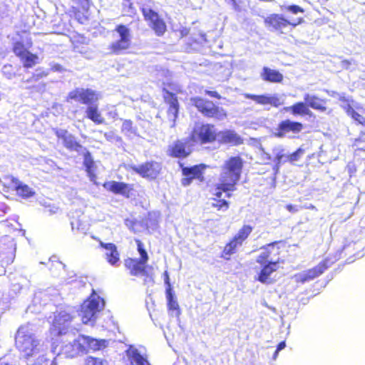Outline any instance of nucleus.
Here are the masks:
<instances>
[{"label": "nucleus", "instance_id": "1", "mask_svg": "<svg viewBox=\"0 0 365 365\" xmlns=\"http://www.w3.org/2000/svg\"><path fill=\"white\" fill-rule=\"evenodd\" d=\"M16 346L29 365H43L48 361V346L33 332L30 325L21 326L15 337Z\"/></svg>", "mask_w": 365, "mask_h": 365}, {"label": "nucleus", "instance_id": "2", "mask_svg": "<svg viewBox=\"0 0 365 365\" xmlns=\"http://www.w3.org/2000/svg\"><path fill=\"white\" fill-rule=\"evenodd\" d=\"M242 165V160L240 157H231L225 160L221 167L217 189L233 190L240 178Z\"/></svg>", "mask_w": 365, "mask_h": 365}, {"label": "nucleus", "instance_id": "3", "mask_svg": "<svg viewBox=\"0 0 365 365\" xmlns=\"http://www.w3.org/2000/svg\"><path fill=\"white\" fill-rule=\"evenodd\" d=\"M105 306V302L98 295L93 293L81 305L79 315L83 324H93L101 310Z\"/></svg>", "mask_w": 365, "mask_h": 365}, {"label": "nucleus", "instance_id": "4", "mask_svg": "<svg viewBox=\"0 0 365 365\" xmlns=\"http://www.w3.org/2000/svg\"><path fill=\"white\" fill-rule=\"evenodd\" d=\"M73 315L66 310L57 312L54 315L51 331L56 335L74 336L78 329L72 325Z\"/></svg>", "mask_w": 365, "mask_h": 365}, {"label": "nucleus", "instance_id": "5", "mask_svg": "<svg viewBox=\"0 0 365 365\" xmlns=\"http://www.w3.org/2000/svg\"><path fill=\"white\" fill-rule=\"evenodd\" d=\"M191 101L197 110L206 117L213 118L217 120H223L227 117L226 111L222 108L215 106L210 101L193 98Z\"/></svg>", "mask_w": 365, "mask_h": 365}, {"label": "nucleus", "instance_id": "6", "mask_svg": "<svg viewBox=\"0 0 365 365\" xmlns=\"http://www.w3.org/2000/svg\"><path fill=\"white\" fill-rule=\"evenodd\" d=\"M113 36L118 39L110 46V49L113 53L119 54L130 47L131 41L130 32L125 26L120 25L117 26L113 32Z\"/></svg>", "mask_w": 365, "mask_h": 365}, {"label": "nucleus", "instance_id": "7", "mask_svg": "<svg viewBox=\"0 0 365 365\" xmlns=\"http://www.w3.org/2000/svg\"><path fill=\"white\" fill-rule=\"evenodd\" d=\"M67 98L68 101L71 99L91 106L101 99V95L90 88H77L68 93Z\"/></svg>", "mask_w": 365, "mask_h": 365}, {"label": "nucleus", "instance_id": "8", "mask_svg": "<svg viewBox=\"0 0 365 365\" xmlns=\"http://www.w3.org/2000/svg\"><path fill=\"white\" fill-rule=\"evenodd\" d=\"M190 138L195 143H210L217 138L216 129L214 125L210 124L196 125Z\"/></svg>", "mask_w": 365, "mask_h": 365}, {"label": "nucleus", "instance_id": "9", "mask_svg": "<svg viewBox=\"0 0 365 365\" xmlns=\"http://www.w3.org/2000/svg\"><path fill=\"white\" fill-rule=\"evenodd\" d=\"M4 186L9 189L15 190L17 194L23 197H30L34 195V192L28 185L22 184L18 179L12 176L4 178L2 181Z\"/></svg>", "mask_w": 365, "mask_h": 365}, {"label": "nucleus", "instance_id": "10", "mask_svg": "<svg viewBox=\"0 0 365 365\" xmlns=\"http://www.w3.org/2000/svg\"><path fill=\"white\" fill-rule=\"evenodd\" d=\"M142 11L145 20L150 21V26L155 34L158 36L163 35L166 30V26L164 21L159 18L158 14L148 8H143Z\"/></svg>", "mask_w": 365, "mask_h": 365}, {"label": "nucleus", "instance_id": "11", "mask_svg": "<svg viewBox=\"0 0 365 365\" xmlns=\"http://www.w3.org/2000/svg\"><path fill=\"white\" fill-rule=\"evenodd\" d=\"M328 267V261L324 260L316 267L295 275L296 282L304 283L310 281L322 274Z\"/></svg>", "mask_w": 365, "mask_h": 365}, {"label": "nucleus", "instance_id": "12", "mask_svg": "<svg viewBox=\"0 0 365 365\" xmlns=\"http://www.w3.org/2000/svg\"><path fill=\"white\" fill-rule=\"evenodd\" d=\"M264 23L270 31H282L289 24L293 26L297 24L289 22L278 14H272L267 16L264 20Z\"/></svg>", "mask_w": 365, "mask_h": 365}, {"label": "nucleus", "instance_id": "13", "mask_svg": "<svg viewBox=\"0 0 365 365\" xmlns=\"http://www.w3.org/2000/svg\"><path fill=\"white\" fill-rule=\"evenodd\" d=\"M133 169L143 178H155L159 173L160 167L158 163L152 162L134 166Z\"/></svg>", "mask_w": 365, "mask_h": 365}, {"label": "nucleus", "instance_id": "14", "mask_svg": "<svg viewBox=\"0 0 365 365\" xmlns=\"http://www.w3.org/2000/svg\"><path fill=\"white\" fill-rule=\"evenodd\" d=\"M80 354H84L83 350V345H81L79 336L61 347V352L58 354H63L66 357L73 358Z\"/></svg>", "mask_w": 365, "mask_h": 365}, {"label": "nucleus", "instance_id": "15", "mask_svg": "<svg viewBox=\"0 0 365 365\" xmlns=\"http://www.w3.org/2000/svg\"><path fill=\"white\" fill-rule=\"evenodd\" d=\"M303 128L302 123L294 122L290 120H285L282 121L278 126V132L274 133V135L278 138H283L286 133L292 132L294 133H299Z\"/></svg>", "mask_w": 365, "mask_h": 365}, {"label": "nucleus", "instance_id": "16", "mask_svg": "<svg viewBox=\"0 0 365 365\" xmlns=\"http://www.w3.org/2000/svg\"><path fill=\"white\" fill-rule=\"evenodd\" d=\"M101 247L105 249V258L107 262L112 266H118L120 264V255L117 250V247L113 243L100 242Z\"/></svg>", "mask_w": 365, "mask_h": 365}, {"label": "nucleus", "instance_id": "17", "mask_svg": "<svg viewBox=\"0 0 365 365\" xmlns=\"http://www.w3.org/2000/svg\"><path fill=\"white\" fill-rule=\"evenodd\" d=\"M81 345H83V353L88 350L97 351L107 346V341L104 339L98 340L96 339L86 336L84 335H79Z\"/></svg>", "mask_w": 365, "mask_h": 365}, {"label": "nucleus", "instance_id": "18", "mask_svg": "<svg viewBox=\"0 0 365 365\" xmlns=\"http://www.w3.org/2000/svg\"><path fill=\"white\" fill-rule=\"evenodd\" d=\"M56 135L59 139H62L65 147L71 150L78 151L81 145L76 140L73 135L70 134L66 130L56 129Z\"/></svg>", "mask_w": 365, "mask_h": 365}, {"label": "nucleus", "instance_id": "19", "mask_svg": "<svg viewBox=\"0 0 365 365\" xmlns=\"http://www.w3.org/2000/svg\"><path fill=\"white\" fill-rule=\"evenodd\" d=\"M244 96L246 98L252 99L257 103L260 105H272L274 107L280 106L282 103L281 99L276 95L267 96V95H253L250 93H245Z\"/></svg>", "mask_w": 365, "mask_h": 365}, {"label": "nucleus", "instance_id": "20", "mask_svg": "<svg viewBox=\"0 0 365 365\" xmlns=\"http://www.w3.org/2000/svg\"><path fill=\"white\" fill-rule=\"evenodd\" d=\"M165 100L169 103V108L168 109V118L170 121V127L175 126V122L178 116V102L176 97L171 93L167 92L165 96Z\"/></svg>", "mask_w": 365, "mask_h": 365}, {"label": "nucleus", "instance_id": "21", "mask_svg": "<svg viewBox=\"0 0 365 365\" xmlns=\"http://www.w3.org/2000/svg\"><path fill=\"white\" fill-rule=\"evenodd\" d=\"M216 139L220 143H231L235 145L243 143L241 137L234 130H230L217 133Z\"/></svg>", "mask_w": 365, "mask_h": 365}, {"label": "nucleus", "instance_id": "22", "mask_svg": "<svg viewBox=\"0 0 365 365\" xmlns=\"http://www.w3.org/2000/svg\"><path fill=\"white\" fill-rule=\"evenodd\" d=\"M125 267L129 269L130 274L138 276L145 272V262L140 259L128 258L125 260Z\"/></svg>", "mask_w": 365, "mask_h": 365}, {"label": "nucleus", "instance_id": "23", "mask_svg": "<svg viewBox=\"0 0 365 365\" xmlns=\"http://www.w3.org/2000/svg\"><path fill=\"white\" fill-rule=\"evenodd\" d=\"M277 269V262H272V260L262 268L259 276L258 280L263 284H271L273 279L271 274Z\"/></svg>", "mask_w": 365, "mask_h": 365}, {"label": "nucleus", "instance_id": "24", "mask_svg": "<svg viewBox=\"0 0 365 365\" xmlns=\"http://www.w3.org/2000/svg\"><path fill=\"white\" fill-rule=\"evenodd\" d=\"M126 355L131 365H150L140 351L133 346H130L126 351Z\"/></svg>", "mask_w": 365, "mask_h": 365}, {"label": "nucleus", "instance_id": "25", "mask_svg": "<svg viewBox=\"0 0 365 365\" xmlns=\"http://www.w3.org/2000/svg\"><path fill=\"white\" fill-rule=\"evenodd\" d=\"M104 186L107 190L115 194H120L126 197H129V192L131 190L130 185L115 181L107 182Z\"/></svg>", "mask_w": 365, "mask_h": 365}, {"label": "nucleus", "instance_id": "26", "mask_svg": "<svg viewBox=\"0 0 365 365\" xmlns=\"http://www.w3.org/2000/svg\"><path fill=\"white\" fill-rule=\"evenodd\" d=\"M304 100L306 102L307 107L309 106L313 109L322 112L325 111L327 109L325 106L326 101L314 95L306 93L304 96Z\"/></svg>", "mask_w": 365, "mask_h": 365}, {"label": "nucleus", "instance_id": "27", "mask_svg": "<svg viewBox=\"0 0 365 365\" xmlns=\"http://www.w3.org/2000/svg\"><path fill=\"white\" fill-rule=\"evenodd\" d=\"M272 153L274 155V165L273 166L272 170L275 173H277L279 170L282 163L287 161V155H285L284 149L282 145L275 146L272 149Z\"/></svg>", "mask_w": 365, "mask_h": 365}, {"label": "nucleus", "instance_id": "28", "mask_svg": "<svg viewBox=\"0 0 365 365\" xmlns=\"http://www.w3.org/2000/svg\"><path fill=\"white\" fill-rule=\"evenodd\" d=\"M191 152L190 146L187 143L177 141L171 147V155L176 158H185Z\"/></svg>", "mask_w": 365, "mask_h": 365}, {"label": "nucleus", "instance_id": "29", "mask_svg": "<svg viewBox=\"0 0 365 365\" xmlns=\"http://www.w3.org/2000/svg\"><path fill=\"white\" fill-rule=\"evenodd\" d=\"M260 76L264 81L272 83H279L283 79L282 73L276 70L271 69L267 67L263 68Z\"/></svg>", "mask_w": 365, "mask_h": 365}, {"label": "nucleus", "instance_id": "30", "mask_svg": "<svg viewBox=\"0 0 365 365\" xmlns=\"http://www.w3.org/2000/svg\"><path fill=\"white\" fill-rule=\"evenodd\" d=\"M86 114L88 118L96 124H102L104 123V118L98 110V107L96 104L88 106L86 110Z\"/></svg>", "mask_w": 365, "mask_h": 365}, {"label": "nucleus", "instance_id": "31", "mask_svg": "<svg viewBox=\"0 0 365 365\" xmlns=\"http://www.w3.org/2000/svg\"><path fill=\"white\" fill-rule=\"evenodd\" d=\"M284 110L287 112H290L293 115H309L311 111L307 107V105L305 103L299 102L297 103L293 106L284 107Z\"/></svg>", "mask_w": 365, "mask_h": 365}, {"label": "nucleus", "instance_id": "32", "mask_svg": "<svg viewBox=\"0 0 365 365\" xmlns=\"http://www.w3.org/2000/svg\"><path fill=\"white\" fill-rule=\"evenodd\" d=\"M205 168V165H195L191 168H184L182 173L185 177H190V178H200L202 176V171Z\"/></svg>", "mask_w": 365, "mask_h": 365}, {"label": "nucleus", "instance_id": "33", "mask_svg": "<svg viewBox=\"0 0 365 365\" xmlns=\"http://www.w3.org/2000/svg\"><path fill=\"white\" fill-rule=\"evenodd\" d=\"M166 297L168 299V307L169 310L175 312V316L179 317L180 311L178 303L175 299L173 294L172 293L171 288H168L166 290Z\"/></svg>", "mask_w": 365, "mask_h": 365}, {"label": "nucleus", "instance_id": "34", "mask_svg": "<svg viewBox=\"0 0 365 365\" xmlns=\"http://www.w3.org/2000/svg\"><path fill=\"white\" fill-rule=\"evenodd\" d=\"M121 130L122 132L130 138L138 135L137 128L133 125V123L130 120H125L123 121Z\"/></svg>", "mask_w": 365, "mask_h": 365}, {"label": "nucleus", "instance_id": "35", "mask_svg": "<svg viewBox=\"0 0 365 365\" xmlns=\"http://www.w3.org/2000/svg\"><path fill=\"white\" fill-rule=\"evenodd\" d=\"M38 59V56L33 54L29 51L21 58L25 68H32L37 63Z\"/></svg>", "mask_w": 365, "mask_h": 365}, {"label": "nucleus", "instance_id": "36", "mask_svg": "<svg viewBox=\"0 0 365 365\" xmlns=\"http://www.w3.org/2000/svg\"><path fill=\"white\" fill-rule=\"evenodd\" d=\"M276 244L277 242H273L267 245L265 247H264V251L262 252L258 257L257 262L260 264H264L267 262L272 250L274 249V246Z\"/></svg>", "mask_w": 365, "mask_h": 365}, {"label": "nucleus", "instance_id": "37", "mask_svg": "<svg viewBox=\"0 0 365 365\" xmlns=\"http://www.w3.org/2000/svg\"><path fill=\"white\" fill-rule=\"evenodd\" d=\"M242 244L234 237V238L227 244L223 250V257L231 255L235 252L236 249Z\"/></svg>", "mask_w": 365, "mask_h": 365}, {"label": "nucleus", "instance_id": "38", "mask_svg": "<svg viewBox=\"0 0 365 365\" xmlns=\"http://www.w3.org/2000/svg\"><path fill=\"white\" fill-rule=\"evenodd\" d=\"M252 231V227L250 225H244L237 233L235 237L241 243L248 237Z\"/></svg>", "mask_w": 365, "mask_h": 365}, {"label": "nucleus", "instance_id": "39", "mask_svg": "<svg viewBox=\"0 0 365 365\" xmlns=\"http://www.w3.org/2000/svg\"><path fill=\"white\" fill-rule=\"evenodd\" d=\"M83 164H84L85 167L86 168V170L88 173V174L92 175L94 171V170H93L94 163H93V158L91 157V155L89 152H86L84 154Z\"/></svg>", "mask_w": 365, "mask_h": 365}, {"label": "nucleus", "instance_id": "40", "mask_svg": "<svg viewBox=\"0 0 365 365\" xmlns=\"http://www.w3.org/2000/svg\"><path fill=\"white\" fill-rule=\"evenodd\" d=\"M123 13L125 16H133L135 14V9L130 0H123Z\"/></svg>", "mask_w": 365, "mask_h": 365}, {"label": "nucleus", "instance_id": "41", "mask_svg": "<svg viewBox=\"0 0 365 365\" xmlns=\"http://www.w3.org/2000/svg\"><path fill=\"white\" fill-rule=\"evenodd\" d=\"M348 115L351 116L355 121L361 125H365V118L364 116L356 112L353 108H348Z\"/></svg>", "mask_w": 365, "mask_h": 365}, {"label": "nucleus", "instance_id": "42", "mask_svg": "<svg viewBox=\"0 0 365 365\" xmlns=\"http://www.w3.org/2000/svg\"><path fill=\"white\" fill-rule=\"evenodd\" d=\"M135 242L137 245L138 251L140 255V260H141L143 262L147 263V262L148 260V255L147 252L145 251V250L143 247V244L139 240H135Z\"/></svg>", "mask_w": 365, "mask_h": 365}, {"label": "nucleus", "instance_id": "43", "mask_svg": "<svg viewBox=\"0 0 365 365\" xmlns=\"http://www.w3.org/2000/svg\"><path fill=\"white\" fill-rule=\"evenodd\" d=\"M13 51L20 58L28 52V51L24 48L23 43L21 42H16L14 43Z\"/></svg>", "mask_w": 365, "mask_h": 365}, {"label": "nucleus", "instance_id": "44", "mask_svg": "<svg viewBox=\"0 0 365 365\" xmlns=\"http://www.w3.org/2000/svg\"><path fill=\"white\" fill-rule=\"evenodd\" d=\"M304 150L299 148L293 153H292L290 155H287V161H289L291 163L297 161L301 158V157L304 155Z\"/></svg>", "mask_w": 365, "mask_h": 365}, {"label": "nucleus", "instance_id": "45", "mask_svg": "<svg viewBox=\"0 0 365 365\" xmlns=\"http://www.w3.org/2000/svg\"><path fill=\"white\" fill-rule=\"evenodd\" d=\"M71 229L73 231L76 230L78 231L84 232L86 230V226L81 222V221L80 220H77L76 221H71Z\"/></svg>", "mask_w": 365, "mask_h": 365}, {"label": "nucleus", "instance_id": "46", "mask_svg": "<svg viewBox=\"0 0 365 365\" xmlns=\"http://www.w3.org/2000/svg\"><path fill=\"white\" fill-rule=\"evenodd\" d=\"M260 159L263 164H269L272 159L270 154L265 152L263 148H260Z\"/></svg>", "mask_w": 365, "mask_h": 365}, {"label": "nucleus", "instance_id": "47", "mask_svg": "<svg viewBox=\"0 0 365 365\" xmlns=\"http://www.w3.org/2000/svg\"><path fill=\"white\" fill-rule=\"evenodd\" d=\"M106 361L98 358L89 357L86 359V365H106Z\"/></svg>", "mask_w": 365, "mask_h": 365}, {"label": "nucleus", "instance_id": "48", "mask_svg": "<svg viewBox=\"0 0 365 365\" xmlns=\"http://www.w3.org/2000/svg\"><path fill=\"white\" fill-rule=\"evenodd\" d=\"M212 206L217 207L218 210H226L228 208V202L225 200H217L212 203Z\"/></svg>", "mask_w": 365, "mask_h": 365}, {"label": "nucleus", "instance_id": "49", "mask_svg": "<svg viewBox=\"0 0 365 365\" xmlns=\"http://www.w3.org/2000/svg\"><path fill=\"white\" fill-rule=\"evenodd\" d=\"M286 9L292 13V14H297L299 12H302L303 13L304 12V10L302 8H301L300 6H297V5H292V6H288L286 7Z\"/></svg>", "mask_w": 365, "mask_h": 365}, {"label": "nucleus", "instance_id": "50", "mask_svg": "<svg viewBox=\"0 0 365 365\" xmlns=\"http://www.w3.org/2000/svg\"><path fill=\"white\" fill-rule=\"evenodd\" d=\"M104 136H105V138H106L108 140H109V141H112V142H113V141H115V140H120V138L118 135H116L115 134V133H114V132H113V131H110V132H108V133H106L104 134Z\"/></svg>", "mask_w": 365, "mask_h": 365}, {"label": "nucleus", "instance_id": "51", "mask_svg": "<svg viewBox=\"0 0 365 365\" xmlns=\"http://www.w3.org/2000/svg\"><path fill=\"white\" fill-rule=\"evenodd\" d=\"M73 3L81 6L83 9H87L89 6V0H71Z\"/></svg>", "mask_w": 365, "mask_h": 365}, {"label": "nucleus", "instance_id": "52", "mask_svg": "<svg viewBox=\"0 0 365 365\" xmlns=\"http://www.w3.org/2000/svg\"><path fill=\"white\" fill-rule=\"evenodd\" d=\"M337 96L341 103L352 102V101L349 97H346L344 93L337 94Z\"/></svg>", "mask_w": 365, "mask_h": 365}, {"label": "nucleus", "instance_id": "53", "mask_svg": "<svg viewBox=\"0 0 365 365\" xmlns=\"http://www.w3.org/2000/svg\"><path fill=\"white\" fill-rule=\"evenodd\" d=\"M286 207L287 210L290 212L294 213L299 211V208L296 205H287Z\"/></svg>", "mask_w": 365, "mask_h": 365}, {"label": "nucleus", "instance_id": "54", "mask_svg": "<svg viewBox=\"0 0 365 365\" xmlns=\"http://www.w3.org/2000/svg\"><path fill=\"white\" fill-rule=\"evenodd\" d=\"M205 92L208 96H210L211 97H214V98H216L218 99L220 98V96L216 91H206Z\"/></svg>", "mask_w": 365, "mask_h": 365}, {"label": "nucleus", "instance_id": "55", "mask_svg": "<svg viewBox=\"0 0 365 365\" xmlns=\"http://www.w3.org/2000/svg\"><path fill=\"white\" fill-rule=\"evenodd\" d=\"M163 275H164L165 283L168 285V288H170V278H169L168 272L167 271H165L164 272Z\"/></svg>", "mask_w": 365, "mask_h": 365}, {"label": "nucleus", "instance_id": "56", "mask_svg": "<svg viewBox=\"0 0 365 365\" xmlns=\"http://www.w3.org/2000/svg\"><path fill=\"white\" fill-rule=\"evenodd\" d=\"M352 102H347V103H341V106L345 110L346 113L348 114V108H352L351 106Z\"/></svg>", "mask_w": 365, "mask_h": 365}, {"label": "nucleus", "instance_id": "57", "mask_svg": "<svg viewBox=\"0 0 365 365\" xmlns=\"http://www.w3.org/2000/svg\"><path fill=\"white\" fill-rule=\"evenodd\" d=\"M192 180V178H190V177H186L182 180V184L184 186H187V185H190Z\"/></svg>", "mask_w": 365, "mask_h": 365}, {"label": "nucleus", "instance_id": "58", "mask_svg": "<svg viewBox=\"0 0 365 365\" xmlns=\"http://www.w3.org/2000/svg\"><path fill=\"white\" fill-rule=\"evenodd\" d=\"M351 65V61L348 60H344L341 61V66L344 68L348 69L349 68V66Z\"/></svg>", "mask_w": 365, "mask_h": 365}, {"label": "nucleus", "instance_id": "59", "mask_svg": "<svg viewBox=\"0 0 365 365\" xmlns=\"http://www.w3.org/2000/svg\"><path fill=\"white\" fill-rule=\"evenodd\" d=\"M125 224L126 225L130 227V229H132L134 232H135V230H134L133 228V225H134V222L133 221H130V220H125Z\"/></svg>", "mask_w": 365, "mask_h": 365}, {"label": "nucleus", "instance_id": "60", "mask_svg": "<svg viewBox=\"0 0 365 365\" xmlns=\"http://www.w3.org/2000/svg\"><path fill=\"white\" fill-rule=\"evenodd\" d=\"M286 346V344H285V341H282L280 342L278 346H277V351H281L282 349H284Z\"/></svg>", "mask_w": 365, "mask_h": 365}, {"label": "nucleus", "instance_id": "61", "mask_svg": "<svg viewBox=\"0 0 365 365\" xmlns=\"http://www.w3.org/2000/svg\"><path fill=\"white\" fill-rule=\"evenodd\" d=\"M328 94L331 96V97H334V98H338V96H337V94H339V93L336 92V91H327Z\"/></svg>", "mask_w": 365, "mask_h": 365}, {"label": "nucleus", "instance_id": "62", "mask_svg": "<svg viewBox=\"0 0 365 365\" xmlns=\"http://www.w3.org/2000/svg\"><path fill=\"white\" fill-rule=\"evenodd\" d=\"M53 69L55 71H61V66L57 64L53 66Z\"/></svg>", "mask_w": 365, "mask_h": 365}, {"label": "nucleus", "instance_id": "63", "mask_svg": "<svg viewBox=\"0 0 365 365\" xmlns=\"http://www.w3.org/2000/svg\"><path fill=\"white\" fill-rule=\"evenodd\" d=\"M43 75L41 74L36 73L32 77V78H35V80L36 81L38 79V78L41 77Z\"/></svg>", "mask_w": 365, "mask_h": 365}, {"label": "nucleus", "instance_id": "64", "mask_svg": "<svg viewBox=\"0 0 365 365\" xmlns=\"http://www.w3.org/2000/svg\"><path fill=\"white\" fill-rule=\"evenodd\" d=\"M58 208L53 207V209L49 210L51 214L56 213L57 212Z\"/></svg>", "mask_w": 365, "mask_h": 365}]
</instances>
